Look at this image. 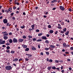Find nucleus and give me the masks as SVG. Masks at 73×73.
<instances>
[{
    "label": "nucleus",
    "instance_id": "nucleus-9",
    "mask_svg": "<svg viewBox=\"0 0 73 73\" xmlns=\"http://www.w3.org/2000/svg\"><path fill=\"white\" fill-rule=\"evenodd\" d=\"M23 41H24V39H22L19 38L18 40V41H19V42H22Z\"/></svg>",
    "mask_w": 73,
    "mask_h": 73
},
{
    "label": "nucleus",
    "instance_id": "nucleus-10",
    "mask_svg": "<svg viewBox=\"0 0 73 73\" xmlns=\"http://www.w3.org/2000/svg\"><path fill=\"white\" fill-rule=\"evenodd\" d=\"M26 56H28V57H32V55L31 54H26Z\"/></svg>",
    "mask_w": 73,
    "mask_h": 73
},
{
    "label": "nucleus",
    "instance_id": "nucleus-24",
    "mask_svg": "<svg viewBox=\"0 0 73 73\" xmlns=\"http://www.w3.org/2000/svg\"><path fill=\"white\" fill-rule=\"evenodd\" d=\"M15 4H16L17 5H20V3L19 2H16L14 3Z\"/></svg>",
    "mask_w": 73,
    "mask_h": 73
},
{
    "label": "nucleus",
    "instance_id": "nucleus-58",
    "mask_svg": "<svg viewBox=\"0 0 73 73\" xmlns=\"http://www.w3.org/2000/svg\"><path fill=\"white\" fill-rule=\"evenodd\" d=\"M9 35H12V33H9Z\"/></svg>",
    "mask_w": 73,
    "mask_h": 73
},
{
    "label": "nucleus",
    "instance_id": "nucleus-51",
    "mask_svg": "<svg viewBox=\"0 0 73 73\" xmlns=\"http://www.w3.org/2000/svg\"><path fill=\"white\" fill-rule=\"evenodd\" d=\"M2 47H3V48H5V47H6V45H3L2 46Z\"/></svg>",
    "mask_w": 73,
    "mask_h": 73
},
{
    "label": "nucleus",
    "instance_id": "nucleus-44",
    "mask_svg": "<svg viewBox=\"0 0 73 73\" xmlns=\"http://www.w3.org/2000/svg\"><path fill=\"white\" fill-rule=\"evenodd\" d=\"M58 62H59V60H56L55 61V62H56V63H58Z\"/></svg>",
    "mask_w": 73,
    "mask_h": 73
},
{
    "label": "nucleus",
    "instance_id": "nucleus-22",
    "mask_svg": "<svg viewBox=\"0 0 73 73\" xmlns=\"http://www.w3.org/2000/svg\"><path fill=\"white\" fill-rule=\"evenodd\" d=\"M8 35V34L7 33L4 34L3 35V36H7Z\"/></svg>",
    "mask_w": 73,
    "mask_h": 73
},
{
    "label": "nucleus",
    "instance_id": "nucleus-32",
    "mask_svg": "<svg viewBox=\"0 0 73 73\" xmlns=\"http://www.w3.org/2000/svg\"><path fill=\"white\" fill-rule=\"evenodd\" d=\"M29 50V48H27L25 49V51H28Z\"/></svg>",
    "mask_w": 73,
    "mask_h": 73
},
{
    "label": "nucleus",
    "instance_id": "nucleus-31",
    "mask_svg": "<svg viewBox=\"0 0 73 73\" xmlns=\"http://www.w3.org/2000/svg\"><path fill=\"white\" fill-rule=\"evenodd\" d=\"M5 12L7 13H9V11H8V10H5Z\"/></svg>",
    "mask_w": 73,
    "mask_h": 73
},
{
    "label": "nucleus",
    "instance_id": "nucleus-7",
    "mask_svg": "<svg viewBox=\"0 0 73 73\" xmlns=\"http://www.w3.org/2000/svg\"><path fill=\"white\" fill-rule=\"evenodd\" d=\"M41 38L42 40H47L48 38H46V37L45 36H43L41 37Z\"/></svg>",
    "mask_w": 73,
    "mask_h": 73
},
{
    "label": "nucleus",
    "instance_id": "nucleus-21",
    "mask_svg": "<svg viewBox=\"0 0 73 73\" xmlns=\"http://www.w3.org/2000/svg\"><path fill=\"white\" fill-rule=\"evenodd\" d=\"M33 50H36V48H35L34 47H32L31 48Z\"/></svg>",
    "mask_w": 73,
    "mask_h": 73
},
{
    "label": "nucleus",
    "instance_id": "nucleus-50",
    "mask_svg": "<svg viewBox=\"0 0 73 73\" xmlns=\"http://www.w3.org/2000/svg\"><path fill=\"white\" fill-rule=\"evenodd\" d=\"M70 49L71 50H73V47H70Z\"/></svg>",
    "mask_w": 73,
    "mask_h": 73
},
{
    "label": "nucleus",
    "instance_id": "nucleus-25",
    "mask_svg": "<svg viewBox=\"0 0 73 73\" xmlns=\"http://www.w3.org/2000/svg\"><path fill=\"white\" fill-rule=\"evenodd\" d=\"M52 69H54V70H56V68L55 67V66H52Z\"/></svg>",
    "mask_w": 73,
    "mask_h": 73
},
{
    "label": "nucleus",
    "instance_id": "nucleus-14",
    "mask_svg": "<svg viewBox=\"0 0 73 73\" xmlns=\"http://www.w3.org/2000/svg\"><path fill=\"white\" fill-rule=\"evenodd\" d=\"M51 2L52 3H56V2H57V0H54L51 1Z\"/></svg>",
    "mask_w": 73,
    "mask_h": 73
},
{
    "label": "nucleus",
    "instance_id": "nucleus-27",
    "mask_svg": "<svg viewBox=\"0 0 73 73\" xmlns=\"http://www.w3.org/2000/svg\"><path fill=\"white\" fill-rule=\"evenodd\" d=\"M9 42L10 43H12L13 42L12 40L11 39H10L9 40Z\"/></svg>",
    "mask_w": 73,
    "mask_h": 73
},
{
    "label": "nucleus",
    "instance_id": "nucleus-11",
    "mask_svg": "<svg viewBox=\"0 0 73 73\" xmlns=\"http://www.w3.org/2000/svg\"><path fill=\"white\" fill-rule=\"evenodd\" d=\"M22 46V47H23V48H27V45H25L24 44H23Z\"/></svg>",
    "mask_w": 73,
    "mask_h": 73
},
{
    "label": "nucleus",
    "instance_id": "nucleus-3",
    "mask_svg": "<svg viewBox=\"0 0 73 73\" xmlns=\"http://www.w3.org/2000/svg\"><path fill=\"white\" fill-rule=\"evenodd\" d=\"M5 42V41L1 39H0V44H4Z\"/></svg>",
    "mask_w": 73,
    "mask_h": 73
},
{
    "label": "nucleus",
    "instance_id": "nucleus-36",
    "mask_svg": "<svg viewBox=\"0 0 73 73\" xmlns=\"http://www.w3.org/2000/svg\"><path fill=\"white\" fill-rule=\"evenodd\" d=\"M42 41V40L41 39H38L36 41H37L38 42H39L40 41Z\"/></svg>",
    "mask_w": 73,
    "mask_h": 73
},
{
    "label": "nucleus",
    "instance_id": "nucleus-60",
    "mask_svg": "<svg viewBox=\"0 0 73 73\" xmlns=\"http://www.w3.org/2000/svg\"><path fill=\"white\" fill-rule=\"evenodd\" d=\"M51 6H54V4L53 3H52L51 4Z\"/></svg>",
    "mask_w": 73,
    "mask_h": 73
},
{
    "label": "nucleus",
    "instance_id": "nucleus-8",
    "mask_svg": "<svg viewBox=\"0 0 73 73\" xmlns=\"http://www.w3.org/2000/svg\"><path fill=\"white\" fill-rule=\"evenodd\" d=\"M61 25L60 24H58V29H62V27H61Z\"/></svg>",
    "mask_w": 73,
    "mask_h": 73
},
{
    "label": "nucleus",
    "instance_id": "nucleus-47",
    "mask_svg": "<svg viewBox=\"0 0 73 73\" xmlns=\"http://www.w3.org/2000/svg\"><path fill=\"white\" fill-rule=\"evenodd\" d=\"M36 32H40V30L38 29H36Z\"/></svg>",
    "mask_w": 73,
    "mask_h": 73
},
{
    "label": "nucleus",
    "instance_id": "nucleus-26",
    "mask_svg": "<svg viewBox=\"0 0 73 73\" xmlns=\"http://www.w3.org/2000/svg\"><path fill=\"white\" fill-rule=\"evenodd\" d=\"M66 28H64V29H63V31L65 32H66Z\"/></svg>",
    "mask_w": 73,
    "mask_h": 73
},
{
    "label": "nucleus",
    "instance_id": "nucleus-59",
    "mask_svg": "<svg viewBox=\"0 0 73 73\" xmlns=\"http://www.w3.org/2000/svg\"><path fill=\"white\" fill-rule=\"evenodd\" d=\"M22 60H23V59H20L19 60V62H20L21 61H22Z\"/></svg>",
    "mask_w": 73,
    "mask_h": 73
},
{
    "label": "nucleus",
    "instance_id": "nucleus-40",
    "mask_svg": "<svg viewBox=\"0 0 73 73\" xmlns=\"http://www.w3.org/2000/svg\"><path fill=\"white\" fill-rule=\"evenodd\" d=\"M46 53L47 55H49V53L48 52H46Z\"/></svg>",
    "mask_w": 73,
    "mask_h": 73
},
{
    "label": "nucleus",
    "instance_id": "nucleus-57",
    "mask_svg": "<svg viewBox=\"0 0 73 73\" xmlns=\"http://www.w3.org/2000/svg\"><path fill=\"white\" fill-rule=\"evenodd\" d=\"M69 70H72V69L71 67H70L69 68Z\"/></svg>",
    "mask_w": 73,
    "mask_h": 73
},
{
    "label": "nucleus",
    "instance_id": "nucleus-43",
    "mask_svg": "<svg viewBox=\"0 0 73 73\" xmlns=\"http://www.w3.org/2000/svg\"><path fill=\"white\" fill-rule=\"evenodd\" d=\"M15 53V51H13V50H11V53Z\"/></svg>",
    "mask_w": 73,
    "mask_h": 73
},
{
    "label": "nucleus",
    "instance_id": "nucleus-15",
    "mask_svg": "<svg viewBox=\"0 0 73 73\" xmlns=\"http://www.w3.org/2000/svg\"><path fill=\"white\" fill-rule=\"evenodd\" d=\"M49 49L50 50H52L51 49V48H50V47H49V48H45V50H49Z\"/></svg>",
    "mask_w": 73,
    "mask_h": 73
},
{
    "label": "nucleus",
    "instance_id": "nucleus-13",
    "mask_svg": "<svg viewBox=\"0 0 73 73\" xmlns=\"http://www.w3.org/2000/svg\"><path fill=\"white\" fill-rule=\"evenodd\" d=\"M18 60H19V59H18V58H14L13 60V61H15V62L17 61Z\"/></svg>",
    "mask_w": 73,
    "mask_h": 73
},
{
    "label": "nucleus",
    "instance_id": "nucleus-30",
    "mask_svg": "<svg viewBox=\"0 0 73 73\" xmlns=\"http://www.w3.org/2000/svg\"><path fill=\"white\" fill-rule=\"evenodd\" d=\"M60 24L62 25H64V22L63 21H62V22H61Z\"/></svg>",
    "mask_w": 73,
    "mask_h": 73
},
{
    "label": "nucleus",
    "instance_id": "nucleus-17",
    "mask_svg": "<svg viewBox=\"0 0 73 73\" xmlns=\"http://www.w3.org/2000/svg\"><path fill=\"white\" fill-rule=\"evenodd\" d=\"M63 45L64 47H66V44L65 42H64L63 43Z\"/></svg>",
    "mask_w": 73,
    "mask_h": 73
},
{
    "label": "nucleus",
    "instance_id": "nucleus-33",
    "mask_svg": "<svg viewBox=\"0 0 73 73\" xmlns=\"http://www.w3.org/2000/svg\"><path fill=\"white\" fill-rule=\"evenodd\" d=\"M36 40H37V39L36 38H34L33 39V41H36Z\"/></svg>",
    "mask_w": 73,
    "mask_h": 73
},
{
    "label": "nucleus",
    "instance_id": "nucleus-20",
    "mask_svg": "<svg viewBox=\"0 0 73 73\" xmlns=\"http://www.w3.org/2000/svg\"><path fill=\"white\" fill-rule=\"evenodd\" d=\"M44 13V15H48V14H49V12L48 11H47V12L45 11Z\"/></svg>",
    "mask_w": 73,
    "mask_h": 73
},
{
    "label": "nucleus",
    "instance_id": "nucleus-1",
    "mask_svg": "<svg viewBox=\"0 0 73 73\" xmlns=\"http://www.w3.org/2000/svg\"><path fill=\"white\" fill-rule=\"evenodd\" d=\"M5 69H6V70H12V67L10 66H8L5 67Z\"/></svg>",
    "mask_w": 73,
    "mask_h": 73
},
{
    "label": "nucleus",
    "instance_id": "nucleus-29",
    "mask_svg": "<svg viewBox=\"0 0 73 73\" xmlns=\"http://www.w3.org/2000/svg\"><path fill=\"white\" fill-rule=\"evenodd\" d=\"M42 34L40 33H39L38 35V36H42Z\"/></svg>",
    "mask_w": 73,
    "mask_h": 73
},
{
    "label": "nucleus",
    "instance_id": "nucleus-35",
    "mask_svg": "<svg viewBox=\"0 0 73 73\" xmlns=\"http://www.w3.org/2000/svg\"><path fill=\"white\" fill-rule=\"evenodd\" d=\"M25 26H21V29H23V28H25Z\"/></svg>",
    "mask_w": 73,
    "mask_h": 73
},
{
    "label": "nucleus",
    "instance_id": "nucleus-5",
    "mask_svg": "<svg viewBox=\"0 0 73 73\" xmlns=\"http://www.w3.org/2000/svg\"><path fill=\"white\" fill-rule=\"evenodd\" d=\"M3 21L5 24H7L8 23V20L6 19H4Z\"/></svg>",
    "mask_w": 73,
    "mask_h": 73
},
{
    "label": "nucleus",
    "instance_id": "nucleus-48",
    "mask_svg": "<svg viewBox=\"0 0 73 73\" xmlns=\"http://www.w3.org/2000/svg\"><path fill=\"white\" fill-rule=\"evenodd\" d=\"M28 37L29 38H32V36L31 35H29Z\"/></svg>",
    "mask_w": 73,
    "mask_h": 73
},
{
    "label": "nucleus",
    "instance_id": "nucleus-42",
    "mask_svg": "<svg viewBox=\"0 0 73 73\" xmlns=\"http://www.w3.org/2000/svg\"><path fill=\"white\" fill-rule=\"evenodd\" d=\"M64 31H61L60 32V33L62 34L64 33Z\"/></svg>",
    "mask_w": 73,
    "mask_h": 73
},
{
    "label": "nucleus",
    "instance_id": "nucleus-12",
    "mask_svg": "<svg viewBox=\"0 0 73 73\" xmlns=\"http://www.w3.org/2000/svg\"><path fill=\"white\" fill-rule=\"evenodd\" d=\"M3 38L4 40H7L8 38V37L7 36H4Z\"/></svg>",
    "mask_w": 73,
    "mask_h": 73
},
{
    "label": "nucleus",
    "instance_id": "nucleus-18",
    "mask_svg": "<svg viewBox=\"0 0 73 73\" xmlns=\"http://www.w3.org/2000/svg\"><path fill=\"white\" fill-rule=\"evenodd\" d=\"M69 31H67L66 33H65V35H69Z\"/></svg>",
    "mask_w": 73,
    "mask_h": 73
},
{
    "label": "nucleus",
    "instance_id": "nucleus-56",
    "mask_svg": "<svg viewBox=\"0 0 73 73\" xmlns=\"http://www.w3.org/2000/svg\"><path fill=\"white\" fill-rule=\"evenodd\" d=\"M13 15H14V13H12L11 14V16H13Z\"/></svg>",
    "mask_w": 73,
    "mask_h": 73
},
{
    "label": "nucleus",
    "instance_id": "nucleus-6",
    "mask_svg": "<svg viewBox=\"0 0 73 73\" xmlns=\"http://www.w3.org/2000/svg\"><path fill=\"white\" fill-rule=\"evenodd\" d=\"M13 41L15 43L16 42H18L17 39L16 38H13Z\"/></svg>",
    "mask_w": 73,
    "mask_h": 73
},
{
    "label": "nucleus",
    "instance_id": "nucleus-45",
    "mask_svg": "<svg viewBox=\"0 0 73 73\" xmlns=\"http://www.w3.org/2000/svg\"><path fill=\"white\" fill-rule=\"evenodd\" d=\"M47 69H48V70H50L51 67H50L49 66L48 68H47Z\"/></svg>",
    "mask_w": 73,
    "mask_h": 73
},
{
    "label": "nucleus",
    "instance_id": "nucleus-34",
    "mask_svg": "<svg viewBox=\"0 0 73 73\" xmlns=\"http://www.w3.org/2000/svg\"><path fill=\"white\" fill-rule=\"evenodd\" d=\"M6 52L7 53H9V52H10V50H7Z\"/></svg>",
    "mask_w": 73,
    "mask_h": 73
},
{
    "label": "nucleus",
    "instance_id": "nucleus-49",
    "mask_svg": "<svg viewBox=\"0 0 73 73\" xmlns=\"http://www.w3.org/2000/svg\"><path fill=\"white\" fill-rule=\"evenodd\" d=\"M68 11H69L70 12H71V11H72V9H71L69 8L68 9Z\"/></svg>",
    "mask_w": 73,
    "mask_h": 73
},
{
    "label": "nucleus",
    "instance_id": "nucleus-62",
    "mask_svg": "<svg viewBox=\"0 0 73 73\" xmlns=\"http://www.w3.org/2000/svg\"><path fill=\"white\" fill-rule=\"evenodd\" d=\"M67 61H70V59H68L67 60Z\"/></svg>",
    "mask_w": 73,
    "mask_h": 73
},
{
    "label": "nucleus",
    "instance_id": "nucleus-41",
    "mask_svg": "<svg viewBox=\"0 0 73 73\" xmlns=\"http://www.w3.org/2000/svg\"><path fill=\"white\" fill-rule=\"evenodd\" d=\"M6 48L7 49L9 50L10 49V47H9V46H7V47Z\"/></svg>",
    "mask_w": 73,
    "mask_h": 73
},
{
    "label": "nucleus",
    "instance_id": "nucleus-19",
    "mask_svg": "<svg viewBox=\"0 0 73 73\" xmlns=\"http://www.w3.org/2000/svg\"><path fill=\"white\" fill-rule=\"evenodd\" d=\"M50 48H55V46H54V45H50Z\"/></svg>",
    "mask_w": 73,
    "mask_h": 73
},
{
    "label": "nucleus",
    "instance_id": "nucleus-64",
    "mask_svg": "<svg viewBox=\"0 0 73 73\" xmlns=\"http://www.w3.org/2000/svg\"><path fill=\"white\" fill-rule=\"evenodd\" d=\"M49 36H50V35H49V34H47L46 35V37H49Z\"/></svg>",
    "mask_w": 73,
    "mask_h": 73
},
{
    "label": "nucleus",
    "instance_id": "nucleus-28",
    "mask_svg": "<svg viewBox=\"0 0 73 73\" xmlns=\"http://www.w3.org/2000/svg\"><path fill=\"white\" fill-rule=\"evenodd\" d=\"M13 9L15 10V9H17V7H16V6H15L13 7Z\"/></svg>",
    "mask_w": 73,
    "mask_h": 73
},
{
    "label": "nucleus",
    "instance_id": "nucleus-61",
    "mask_svg": "<svg viewBox=\"0 0 73 73\" xmlns=\"http://www.w3.org/2000/svg\"><path fill=\"white\" fill-rule=\"evenodd\" d=\"M13 20H15V17H13L12 18Z\"/></svg>",
    "mask_w": 73,
    "mask_h": 73
},
{
    "label": "nucleus",
    "instance_id": "nucleus-63",
    "mask_svg": "<svg viewBox=\"0 0 73 73\" xmlns=\"http://www.w3.org/2000/svg\"><path fill=\"white\" fill-rule=\"evenodd\" d=\"M70 46L69 45H66V47H69Z\"/></svg>",
    "mask_w": 73,
    "mask_h": 73
},
{
    "label": "nucleus",
    "instance_id": "nucleus-55",
    "mask_svg": "<svg viewBox=\"0 0 73 73\" xmlns=\"http://www.w3.org/2000/svg\"><path fill=\"white\" fill-rule=\"evenodd\" d=\"M25 61H28V60H29V59L27 58H26L25 59Z\"/></svg>",
    "mask_w": 73,
    "mask_h": 73
},
{
    "label": "nucleus",
    "instance_id": "nucleus-38",
    "mask_svg": "<svg viewBox=\"0 0 73 73\" xmlns=\"http://www.w3.org/2000/svg\"><path fill=\"white\" fill-rule=\"evenodd\" d=\"M5 45H7V46H8V45H10V44L8 42L7 43L5 44Z\"/></svg>",
    "mask_w": 73,
    "mask_h": 73
},
{
    "label": "nucleus",
    "instance_id": "nucleus-52",
    "mask_svg": "<svg viewBox=\"0 0 73 73\" xmlns=\"http://www.w3.org/2000/svg\"><path fill=\"white\" fill-rule=\"evenodd\" d=\"M58 33V31H56L55 33V34L56 35H57Z\"/></svg>",
    "mask_w": 73,
    "mask_h": 73
},
{
    "label": "nucleus",
    "instance_id": "nucleus-54",
    "mask_svg": "<svg viewBox=\"0 0 73 73\" xmlns=\"http://www.w3.org/2000/svg\"><path fill=\"white\" fill-rule=\"evenodd\" d=\"M2 12H3V13H4L5 12V10H4L3 9L2 10Z\"/></svg>",
    "mask_w": 73,
    "mask_h": 73
},
{
    "label": "nucleus",
    "instance_id": "nucleus-4",
    "mask_svg": "<svg viewBox=\"0 0 73 73\" xmlns=\"http://www.w3.org/2000/svg\"><path fill=\"white\" fill-rule=\"evenodd\" d=\"M59 8L61 10V11H64L65 9L64 7L62 6H60L59 7Z\"/></svg>",
    "mask_w": 73,
    "mask_h": 73
},
{
    "label": "nucleus",
    "instance_id": "nucleus-37",
    "mask_svg": "<svg viewBox=\"0 0 73 73\" xmlns=\"http://www.w3.org/2000/svg\"><path fill=\"white\" fill-rule=\"evenodd\" d=\"M23 38H24V39L26 38H27V37H26V36H25V35H23Z\"/></svg>",
    "mask_w": 73,
    "mask_h": 73
},
{
    "label": "nucleus",
    "instance_id": "nucleus-16",
    "mask_svg": "<svg viewBox=\"0 0 73 73\" xmlns=\"http://www.w3.org/2000/svg\"><path fill=\"white\" fill-rule=\"evenodd\" d=\"M45 42L46 44H49V41L48 40H46L45 41Z\"/></svg>",
    "mask_w": 73,
    "mask_h": 73
},
{
    "label": "nucleus",
    "instance_id": "nucleus-39",
    "mask_svg": "<svg viewBox=\"0 0 73 73\" xmlns=\"http://www.w3.org/2000/svg\"><path fill=\"white\" fill-rule=\"evenodd\" d=\"M48 28H51V27H51V26L50 25H49L48 26Z\"/></svg>",
    "mask_w": 73,
    "mask_h": 73
},
{
    "label": "nucleus",
    "instance_id": "nucleus-2",
    "mask_svg": "<svg viewBox=\"0 0 73 73\" xmlns=\"http://www.w3.org/2000/svg\"><path fill=\"white\" fill-rule=\"evenodd\" d=\"M31 27L32 28V29H29V31H33L34 30V29L35 28V25L33 24L31 26Z\"/></svg>",
    "mask_w": 73,
    "mask_h": 73
},
{
    "label": "nucleus",
    "instance_id": "nucleus-23",
    "mask_svg": "<svg viewBox=\"0 0 73 73\" xmlns=\"http://www.w3.org/2000/svg\"><path fill=\"white\" fill-rule=\"evenodd\" d=\"M53 32H54V31H53V30H50L49 31L50 33L51 34L53 33Z\"/></svg>",
    "mask_w": 73,
    "mask_h": 73
},
{
    "label": "nucleus",
    "instance_id": "nucleus-53",
    "mask_svg": "<svg viewBox=\"0 0 73 73\" xmlns=\"http://www.w3.org/2000/svg\"><path fill=\"white\" fill-rule=\"evenodd\" d=\"M58 61H59V62H63V61L62 60H58Z\"/></svg>",
    "mask_w": 73,
    "mask_h": 73
},
{
    "label": "nucleus",
    "instance_id": "nucleus-46",
    "mask_svg": "<svg viewBox=\"0 0 73 73\" xmlns=\"http://www.w3.org/2000/svg\"><path fill=\"white\" fill-rule=\"evenodd\" d=\"M53 62V60H52V59H50L49 60V62Z\"/></svg>",
    "mask_w": 73,
    "mask_h": 73
}]
</instances>
